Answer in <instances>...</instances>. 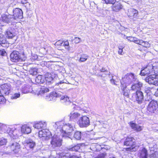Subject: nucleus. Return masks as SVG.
Instances as JSON below:
<instances>
[{
	"label": "nucleus",
	"mask_w": 158,
	"mask_h": 158,
	"mask_svg": "<svg viewBox=\"0 0 158 158\" xmlns=\"http://www.w3.org/2000/svg\"><path fill=\"white\" fill-rule=\"evenodd\" d=\"M124 145L131 147L125 148L127 152H133L135 151L138 148L137 146H135V140L132 137H128L124 142Z\"/></svg>",
	"instance_id": "obj_1"
},
{
	"label": "nucleus",
	"mask_w": 158,
	"mask_h": 158,
	"mask_svg": "<svg viewBox=\"0 0 158 158\" xmlns=\"http://www.w3.org/2000/svg\"><path fill=\"white\" fill-rule=\"evenodd\" d=\"M74 131L73 126L71 124L68 123L64 125L60 131L63 138H70L69 136L71 135V133Z\"/></svg>",
	"instance_id": "obj_2"
},
{
	"label": "nucleus",
	"mask_w": 158,
	"mask_h": 158,
	"mask_svg": "<svg viewBox=\"0 0 158 158\" xmlns=\"http://www.w3.org/2000/svg\"><path fill=\"white\" fill-rule=\"evenodd\" d=\"M23 54L17 51H13L11 54L10 57L11 60L13 62H21L24 60L22 57Z\"/></svg>",
	"instance_id": "obj_3"
},
{
	"label": "nucleus",
	"mask_w": 158,
	"mask_h": 158,
	"mask_svg": "<svg viewBox=\"0 0 158 158\" xmlns=\"http://www.w3.org/2000/svg\"><path fill=\"white\" fill-rule=\"evenodd\" d=\"M11 86L10 84L6 83L0 86V93L1 95H7L10 93Z\"/></svg>",
	"instance_id": "obj_4"
},
{
	"label": "nucleus",
	"mask_w": 158,
	"mask_h": 158,
	"mask_svg": "<svg viewBox=\"0 0 158 158\" xmlns=\"http://www.w3.org/2000/svg\"><path fill=\"white\" fill-rule=\"evenodd\" d=\"M9 146L11 150L15 153L19 152L20 146L19 144L17 143L16 139L14 138L11 139L9 143Z\"/></svg>",
	"instance_id": "obj_5"
},
{
	"label": "nucleus",
	"mask_w": 158,
	"mask_h": 158,
	"mask_svg": "<svg viewBox=\"0 0 158 158\" xmlns=\"http://www.w3.org/2000/svg\"><path fill=\"white\" fill-rule=\"evenodd\" d=\"M136 78L134 76V74L132 73H128L126 75L121 81L127 85L133 82Z\"/></svg>",
	"instance_id": "obj_6"
},
{
	"label": "nucleus",
	"mask_w": 158,
	"mask_h": 158,
	"mask_svg": "<svg viewBox=\"0 0 158 158\" xmlns=\"http://www.w3.org/2000/svg\"><path fill=\"white\" fill-rule=\"evenodd\" d=\"M154 73L153 66L152 65H148L142 69L140 74L141 76H148L152 75Z\"/></svg>",
	"instance_id": "obj_7"
},
{
	"label": "nucleus",
	"mask_w": 158,
	"mask_h": 158,
	"mask_svg": "<svg viewBox=\"0 0 158 158\" xmlns=\"http://www.w3.org/2000/svg\"><path fill=\"white\" fill-rule=\"evenodd\" d=\"M39 136L43 140H47L51 137V134L48 130L44 129L39 131Z\"/></svg>",
	"instance_id": "obj_8"
},
{
	"label": "nucleus",
	"mask_w": 158,
	"mask_h": 158,
	"mask_svg": "<svg viewBox=\"0 0 158 158\" xmlns=\"http://www.w3.org/2000/svg\"><path fill=\"white\" fill-rule=\"evenodd\" d=\"M77 123L81 127H86L90 124L89 119L87 116H83L80 117Z\"/></svg>",
	"instance_id": "obj_9"
},
{
	"label": "nucleus",
	"mask_w": 158,
	"mask_h": 158,
	"mask_svg": "<svg viewBox=\"0 0 158 158\" xmlns=\"http://www.w3.org/2000/svg\"><path fill=\"white\" fill-rule=\"evenodd\" d=\"M56 75L53 73H47L45 74V80L47 85H50L52 84L55 81Z\"/></svg>",
	"instance_id": "obj_10"
},
{
	"label": "nucleus",
	"mask_w": 158,
	"mask_h": 158,
	"mask_svg": "<svg viewBox=\"0 0 158 158\" xmlns=\"http://www.w3.org/2000/svg\"><path fill=\"white\" fill-rule=\"evenodd\" d=\"M62 141V140L58 136L55 135L52 137L51 143L53 147H58L61 145Z\"/></svg>",
	"instance_id": "obj_11"
},
{
	"label": "nucleus",
	"mask_w": 158,
	"mask_h": 158,
	"mask_svg": "<svg viewBox=\"0 0 158 158\" xmlns=\"http://www.w3.org/2000/svg\"><path fill=\"white\" fill-rule=\"evenodd\" d=\"M158 107L157 102L155 100H152L148 104V110L151 113H154L156 111Z\"/></svg>",
	"instance_id": "obj_12"
},
{
	"label": "nucleus",
	"mask_w": 158,
	"mask_h": 158,
	"mask_svg": "<svg viewBox=\"0 0 158 158\" xmlns=\"http://www.w3.org/2000/svg\"><path fill=\"white\" fill-rule=\"evenodd\" d=\"M62 93L58 91L57 92H52L49 96H46V99L48 101H54L57 98L61 97Z\"/></svg>",
	"instance_id": "obj_13"
},
{
	"label": "nucleus",
	"mask_w": 158,
	"mask_h": 158,
	"mask_svg": "<svg viewBox=\"0 0 158 158\" xmlns=\"http://www.w3.org/2000/svg\"><path fill=\"white\" fill-rule=\"evenodd\" d=\"M156 78V75L153 74L148 76L145 79L146 82H148L150 84H152L155 85H158V82Z\"/></svg>",
	"instance_id": "obj_14"
},
{
	"label": "nucleus",
	"mask_w": 158,
	"mask_h": 158,
	"mask_svg": "<svg viewBox=\"0 0 158 158\" xmlns=\"http://www.w3.org/2000/svg\"><path fill=\"white\" fill-rule=\"evenodd\" d=\"M133 84L132 85L131 88L132 90H140L141 88L143 86V84L139 81L136 78L135 79L133 82Z\"/></svg>",
	"instance_id": "obj_15"
},
{
	"label": "nucleus",
	"mask_w": 158,
	"mask_h": 158,
	"mask_svg": "<svg viewBox=\"0 0 158 158\" xmlns=\"http://www.w3.org/2000/svg\"><path fill=\"white\" fill-rule=\"evenodd\" d=\"M13 18L14 20L18 19H21L23 18V12L21 9L16 8L13 10Z\"/></svg>",
	"instance_id": "obj_16"
},
{
	"label": "nucleus",
	"mask_w": 158,
	"mask_h": 158,
	"mask_svg": "<svg viewBox=\"0 0 158 158\" xmlns=\"http://www.w3.org/2000/svg\"><path fill=\"white\" fill-rule=\"evenodd\" d=\"M133 95L135 98L136 101L139 104H141L143 100L144 96L143 92L140 90H137L134 93Z\"/></svg>",
	"instance_id": "obj_17"
},
{
	"label": "nucleus",
	"mask_w": 158,
	"mask_h": 158,
	"mask_svg": "<svg viewBox=\"0 0 158 158\" xmlns=\"http://www.w3.org/2000/svg\"><path fill=\"white\" fill-rule=\"evenodd\" d=\"M2 19L3 21L8 23H11L14 21V19L12 15H3L2 16Z\"/></svg>",
	"instance_id": "obj_18"
},
{
	"label": "nucleus",
	"mask_w": 158,
	"mask_h": 158,
	"mask_svg": "<svg viewBox=\"0 0 158 158\" xmlns=\"http://www.w3.org/2000/svg\"><path fill=\"white\" fill-rule=\"evenodd\" d=\"M6 131L10 137H11V139L14 138L15 139H16V138L18 136L17 133L18 131L17 130L15 129L13 130L10 128H8Z\"/></svg>",
	"instance_id": "obj_19"
},
{
	"label": "nucleus",
	"mask_w": 158,
	"mask_h": 158,
	"mask_svg": "<svg viewBox=\"0 0 158 158\" xmlns=\"http://www.w3.org/2000/svg\"><path fill=\"white\" fill-rule=\"evenodd\" d=\"M123 7L122 5L120 2H117L116 3L113 4L111 6L112 10L115 12H118Z\"/></svg>",
	"instance_id": "obj_20"
},
{
	"label": "nucleus",
	"mask_w": 158,
	"mask_h": 158,
	"mask_svg": "<svg viewBox=\"0 0 158 158\" xmlns=\"http://www.w3.org/2000/svg\"><path fill=\"white\" fill-rule=\"evenodd\" d=\"M25 143L27 144V147L29 148L31 150H32L35 146V142L31 139H26Z\"/></svg>",
	"instance_id": "obj_21"
},
{
	"label": "nucleus",
	"mask_w": 158,
	"mask_h": 158,
	"mask_svg": "<svg viewBox=\"0 0 158 158\" xmlns=\"http://www.w3.org/2000/svg\"><path fill=\"white\" fill-rule=\"evenodd\" d=\"M31 127L27 125H23L21 127V131L22 133L28 134L31 132Z\"/></svg>",
	"instance_id": "obj_22"
},
{
	"label": "nucleus",
	"mask_w": 158,
	"mask_h": 158,
	"mask_svg": "<svg viewBox=\"0 0 158 158\" xmlns=\"http://www.w3.org/2000/svg\"><path fill=\"white\" fill-rule=\"evenodd\" d=\"M139 155L140 158H147L148 154L147 150L145 148H143L139 152Z\"/></svg>",
	"instance_id": "obj_23"
},
{
	"label": "nucleus",
	"mask_w": 158,
	"mask_h": 158,
	"mask_svg": "<svg viewBox=\"0 0 158 158\" xmlns=\"http://www.w3.org/2000/svg\"><path fill=\"white\" fill-rule=\"evenodd\" d=\"M32 88L29 85H24L23 86L22 91L23 93L25 94L31 92Z\"/></svg>",
	"instance_id": "obj_24"
},
{
	"label": "nucleus",
	"mask_w": 158,
	"mask_h": 158,
	"mask_svg": "<svg viewBox=\"0 0 158 158\" xmlns=\"http://www.w3.org/2000/svg\"><path fill=\"white\" fill-rule=\"evenodd\" d=\"M46 126V124L44 122H40L34 125V127L37 129L44 128Z\"/></svg>",
	"instance_id": "obj_25"
},
{
	"label": "nucleus",
	"mask_w": 158,
	"mask_h": 158,
	"mask_svg": "<svg viewBox=\"0 0 158 158\" xmlns=\"http://www.w3.org/2000/svg\"><path fill=\"white\" fill-rule=\"evenodd\" d=\"M35 82L38 84H43L45 82L44 77L41 75H39L35 78Z\"/></svg>",
	"instance_id": "obj_26"
},
{
	"label": "nucleus",
	"mask_w": 158,
	"mask_h": 158,
	"mask_svg": "<svg viewBox=\"0 0 158 158\" xmlns=\"http://www.w3.org/2000/svg\"><path fill=\"white\" fill-rule=\"evenodd\" d=\"M138 15L137 10L132 8H131L128 10V16L130 17H136Z\"/></svg>",
	"instance_id": "obj_27"
},
{
	"label": "nucleus",
	"mask_w": 158,
	"mask_h": 158,
	"mask_svg": "<svg viewBox=\"0 0 158 158\" xmlns=\"http://www.w3.org/2000/svg\"><path fill=\"white\" fill-rule=\"evenodd\" d=\"M130 125L132 129L137 131H140L142 130L141 126L134 123H131Z\"/></svg>",
	"instance_id": "obj_28"
},
{
	"label": "nucleus",
	"mask_w": 158,
	"mask_h": 158,
	"mask_svg": "<svg viewBox=\"0 0 158 158\" xmlns=\"http://www.w3.org/2000/svg\"><path fill=\"white\" fill-rule=\"evenodd\" d=\"M80 114L78 113L75 112L73 113L71 112L69 115L70 119L71 120H72L75 119L79 117H80Z\"/></svg>",
	"instance_id": "obj_29"
},
{
	"label": "nucleus",
	"mask_w": 158,
	"mask_h": 158,
	"mask_svg": "<svg viewBox=\"0 0 158 158\" xmlns=\"http://www.w3.org/2000/svg\"><path fill=\"white\" fill-rule=\"evenodd\" d=\"M49 89L48 88L43 86L40 88L38 89V91L39 94L42 95V94L47 93L49 91Z\"/></svg>",
	"instance_id": "obj_30"
},
{
	"label": "nucleus",
	"mask_w": 158,
	"mask_h": 158,
	"mask_svg": "<svg viewBox=\"0 0 158 158\" xmlns=\"http://www.w3.org/2000/svg\"><path fill=\"white\" fill-rule=\"evenodd\" d=\"M6 38L2 34L0 33V45L4 47V45L6 43Z\"/></svg>",
	"instance_id": "obj_31"
},
{
	"label": "nucleus",
	"mask_w": 158,
	"mask_h": 158,
	"mask_svg": "<svg viewBox=\"0 0 158 158\" xmlns=\"http://www.w3.org/2000/svg\"><path fill=\"white\" fill-rule=\"evenodd\" d=\"M80 144H78L76 145H75V146L73 147L72 148H69V150L70 151H72L77 152V151H78L79 150H80Z\"/></svg>",
	"instance_id": "obj_32"
},
{
	"label": "nucleus",
	"mask_w": 158,
	"mask_h": 158,
	"mask_svg": "<svg viewBox=\"0 0 158 158\" xmlns=\"http://www.w3.org/2000/svg\"><path fill=\"white\" fill-rule=\"evenodd\" d=\"M74 137L77 140L80 139L81 138V132L79 131H76L74 135Z\"/></svg>",
	"instance_id": "obj_33"
},
{
	"label": "nucleus",
	"mask_w": 158,
	"mask_h": 158,
	"mask_svg": "<svg viewBox=\"0 0 158 158\" xmlns=\"http://www.w3.org/2000/svg\"><path fill=\"white\" fill-rule=\"evenodd\" d=\"M6 36L9 39L12 38L15 35L10 30H8L6 32Z\"/></svg>",
	"instance_id": "obj_34"
},
{
	"label": "nucleus",
	"mask_w": 158,
	"mask_h": 158,
	"mask_svg": "<svg viewBox=\"0 0 158 158\" xmlns=\"http://www.w3.org/2000/svg\"><path fill=\"white\" fill-rule=\"evenodd\" d=\"M88 56L86 55H81L79 60L80 62H83L85 61L87 59Z\"/></svg>",
	"instance_id": "obj_35"
},
{
	"label": "nucleus",
	"mask_w": 158,
	"mask_h": 158,
	"mask_svg": "<svg viewBox=\"0 0 158 158\" xmlns=\"http://www.w3.org/2000/svg\"><path fill=\"white\" fill-rule=\"evenodd\" d=\"M152 99L151 97L149 95H147L146 97L145 98L144 103L145 104H148L152 100Z\"/></svg>",
	"instance_id": "obj_36"
},
{
	"label": "nucleus",
	"mask_w": 158,
	"mask_h": 158,
	"mask_svg": "<svg viewBox=\"0 0 158 158\" xmlns=\"http://www.w3.org/2000/svg\"><path fill=\"white\" fill-rule=\"evenodd\" d=\"M29 73L33 76L36 75L37 73V69L36 68L31 69L29 71Z\"/></svg>",
	"instance_id": "obj_37"
},
{
	"label": "nucleus",
	"mask_w": 158,
	"mask_h": 158,
	"mask_svg": "<svg viewBox=\"0 0 158 158\" xmlns=\"http://www.w3.org/2000/svg\"><path fill=\"white\" fill-rule=\"evenodd\" d=\"M20 96V94L19 92L17 93H15L13 94L11 97V98L12 99H16L18 98H19Z\"/></svg>",
	"instance_id": "obj_38"
},
{
	"label": "nucleus",
	"mask_w": 158,
	"mask_h": 158,
	"mask_svg": "<svg viewBox=\"0 0 158 158\" xmlns=\"http://www.w3.org/2000/svg\"><path fill=\"white\" fill-rule=\"evenodd\" d=\"M103 3H105L106 4H113L115 3L116 0H102Z\"/></svg>",
	"instance_id": "obj_39"
},
{
	"label": "nucleus",
	"mask_w": 158,
	"mask_h": 158,
	"mask_svg": "<svg viewBox=\"0 0 158 158\" xmlns=\"http://www.w3.org/2000/svg\"><path fill=\"white\" fill-rule=\"evenodd\" d=\"M149 158H158V152H155L151 153L149 155Z\"/></svg>",
	"instance_id": "obj_40"
},
{
	"label": "nucleus",
	"mask_w": 158,
	"mask_h": 158,
	"mask_svg": "<svg viewBox=\"0 0 158 158\" xmlns=\"http://www.w3.org/2000/svg\"><path fill=\"white\" fill-rule=\"evenodd\" d=\"M130 92V90H125L123 91L122 93L124 96L126 97L127 98H129V93Z\"/></svg>",
	"instance_id": "obj_41"
},
{
	"label": "nucleus",
	"mask_w": 158,
	"mask_h": 158,
	"mask_svg": "<svg viewBox=\"0 0 158 158\" xmlns=\"http://www.w3.org/2000/svg\"><path fill=\"white\" fill-rule=\"evenodd\" d=\"M121 82V86L120 87H121V89L123 91L126 90L125 89L126 88L127 86V85L125 83H124L122 81H120Z\"/></svg>",
	"instance_id": "obj_42"
},
{
	"label": "nucleus",
	"mask_w": 158,
	"mask_h": 158,
	"mask_svg": "<svg viewBox=\"0 0 158 158\" xmlns=\"http://www.w3.org/2000/svg\"><path fill=\"white\" fill-rule=\"evenodd\" d=\"M63 46L66 49H69V43L68 41H66L65 42L63 41Z\"/></svg>",
	"instance_id": "obj_43"
},
{
	"label": "nucleus",
	"mask_w": 158,
	"mask_h": 158,
	"mask_svg": "<svg viewBox=\"0 0 158 158\" xmlns=\"http://www.w3.org/2000/svg\"><path fill=\"white\" fill-rule=\"evenodd\" d=\"M98 75L99 76L101 77L102 78H105L107 76H109V77L110 76V73L107 74V73H103L102 74L101 73H98Z\"/></svg>",
	"instance_id": "obj_44"
},
{
	"label": "nucleus",
	"mask_w": 158,
	"mask_h": 158,
	"mask_svg": "<svg viewBox=\"0 0 158 158\" xmlns=\"http://www.w3.org/2000/svg\"><path fill=\"white\" fill-rule=\"evenodd\" d=\"M60 100H62L64 102H69L70 101L69 98L67 96H62L60 98Z\"/></svg>",
	"instance_id": "obj_45"
},
{
	"label": "nucleus",
	"mask_w": 158,
	"mask_h": 158,
	"mask_svg": "<svg viewBox=\"0 0 158 158\" xmlns=\"http://www.w3.org/2000/svg\"><path fill=\"white\" fill-rule=\"evenodd\" d=\"M3 96V95H0V104L4 103L6 101V99Z\"/></svg>",
	"instance_id": "obj_46"
},
{
	"label": "nucleus",
	"mask_w": 158,
	"mask_h": 158,
	"mask_svg": "<svg viewBox=\"0 0 158 158\" xmlns=\"http://www.w3.org/2000/svg\"><path fill=\"white\" fill-rule=\"evenodd\" d=\"M1 134L0 133V134ZM7 142L6 139H0V147L5 145Z\"/></svg>",
	"instance_id": "obj_47"
},
{
	"label": "nucleus",
	"mask_w": 158,
	"mask_h": 158,
	"mask_svg": "<svg viewBox=\"0 0 158 158\" xmlns=\"http://www.w3.org/2000/svg\"><path fill=\"white\" fill-rule=\"evenodd\" d=\"M155 146H156V145H154L153 147H152V145H149V148L150 151L151 152V153L155 152H156V149H154Z\"/></svg>",
	"instance_id": "obj_48"
},
{
	"label": "nucleus",
	"mask_w": 158,
	"mask_h": 158,
	"mask_svg": "<svg viewBox=\"0 0 158 158\" xmlns=\"http://www.w3.org/2000/svg\"><path fill=\"white\" fill-rule=\"evenodd\" d=\"M73 40L74 41V43L75 44H77L81 42V40L80 38L76 37L74 38Z\"/></svg>",
	"instance_id": "obj_49"
},
{
	"label": "nucleus",
	"mask_w": 158,
	"mask_h": 158,
	"mask_svg": "<svg viewBox=\"0 0 158 158\" xmlns=\"http://www.w3.org/2000/svg\"><path fill=\"white\" fill-rule=\"evenodd\" d=\"M154 72L155 75L158 76V66H153Z\"/></svg>",
	"instance_id": "obj_50"
},
{
	"label": "nucleus",
	"mask_w": 158,
	"mask_h": 158,
	"mask_svg": "<svg viewBox=\"0 0 158 158\" xmlns=\"http://www.w3.org/2000/svg\"><path fill=\"white\" fill-rule=\"evenodd\" d=\"M106 155V153H103L99 154L95 158H105Z\"/></svg>",
	"instance_id": "obj_51"
},
{
	"label": "nucleus",
	"mask_w": 158,
	"mask_h": 158,
	"mask_svg": "<svg viewBox=\"0 0 158 158\" xmlns=\"http://www.w3.org/2000/svg\"><path fill=\"white\" fill-rule=\"evenodd\" d=\"M127 39L131 42H134L135 40V39H136V38L133 37H127Z\"/></svg>",
	"instance_id": "obj_52"
},
{
	"label": "nucleus",
	"mask_w": 158,
	"mask_h": 158,
	"mask_svg": "<svg viewBox=\"0 0 158 158\" xmlns=\"http://www.w3.org/2000/svg\"><path fill=\"white\" fill-rule=\"evenodd\" d=\"M63 41L61 40H58L56 42L55 44V45H60L61 46H63Z\"/></svg>",
	"instance_id": "obj_53"
},
{
	"label": "nucleus",
	"mask_w": 158,
	"mask_h": 158,
	"mask_svg": "<svg viewBox=\"0 0 158 158\" xmlns=\"http://www.w3.org/2000/svg\"><path fill=\"white\" fill-rule=\"evenodd\" d=\"M152 88L150 87H148L145 88L144 91L147 94V95H148V93H149L151 92V91Z\"/></svg>",
	"instance_id": "obj_54"
},
{
	"label": "nucleus",
	"mask_w": 158,
	"mask_h": 158,
	"mask_svg": "<svg viewBox=\"0 0 158 158\" xmlns=\"http://www.w3.org/2000/svg\"><path fill=\"white\" fill-rule=\"evenodd\" d=\"M141 42H142V40H139L138 39L136 38V39H135V40L134 43H135L136 44L140 45V44L141 43Z\"/></svg>",
	"instance_id": "obj_55"
},
{
	"label": "nucleus",
	"mask_w": 158,
	"mask_h": 158,
	"mask_svg": "<svg viewBox=\"0 0 158 158\" xmlns=\"http://www.w3.org/2000/svg\"><path fill=\"white\" fill-rule=\"evenodd\" d=\"M6 54V52L4 50H0V55L2 56H5Z\"/></svg>",
	"instance_id": "obj_56"
},
{
	"label": "nucleus",
	"mask_w": 158,
	"mask_h": 158,
	"mask_svg": "<svg viewBox=\"0 0 158 158\" xmlns=\"http://www.w3.org/2000/svg\"><path fill=\"white\" fill-rule=\"evenodd\" d=\"M100 71L101 73H107V74L110 73V72L106 70L105 68H102L101 69H100Z\"/></svg>",
	"instance_id": "obj_57"
},
{
	"label": "nucleus",
	"mask_w": 158,
	"mask_h": 158,
	"mask_svg": "<svg viewBox=\"0 0 158 158\" xmlns=\"http://www.w3.org/2000/svg\"><path fill=\"white\" fill-rule=\"evenodd\" d=\"M110 78L111 77H112V78L111 79H110V82L113 84H114V85H116V84L115 83V80H114V79L113 77V76H112V75H111V77H110V76L109 77Z\"/></svg>",
	"instance_id": "obj_58"
},
{
	"label": "nucleus",
	"mask_w": 158,
	"mask_h": 158,
	"mask_svg": "<svg viewBox=\"0 0 158 158\" xmlns=\"http://www.w3.org/2000/svg\"><path fill=\"white\" fill-rule=\"evenodd\" d=\"M38 58V56L36 55H35L34 56H32L31 58V59L32 60H36Z\"/></svg>",
	"instance_id": "obj_59"
},
{
	"label": "nucleus",
	"mask_w": 158,
	"mask_h": 158,
	"mask_svg": "<svg viewBox=\"0 0 158 158\" xmlns=\"http://www.w3.org/2000/svg\"><path fill=\"white\" fill-rule=\"evenodd\" d=\"M118 48V53L119 54H122V53L123 52V48H122V47H119Z\"/></svg>",
	"instance_id": "obj_60"
},
{
	"label": "nucleus",
	"mask_w": 158,
	"mask_h": 158,
	"mask_svg": "<svg viewBox=\"0 0 158 158\" xmlns=\"http://www.w3.org/2000/svg\"><path fill=\"white\" fill-rule=\"evenodd\" d=\"M150 44L147 41L145 42V45L144 47L146 48H149L150 46Z\"/></svg>",
	"instance_id": "obj_61"
},
{
	"label": "nucleus",
	"mask_w": 158,
	"mask_h": 158,
	"mask_svg": "<svg viewBox=\"0 0 158 158\" xmlns=\"http://www.w3.org/2000/svg\"><path fill=\"white\" fill-rule=\"evenodd\" d=\"M69 158H81V157L75 155H73L70 156Z\"/></svg>",
	"instance_id": "obj_62"
},
{
	"label": "nucleus",
	"mask_w": 158,
	"mask_h": 158,
	"mask_svg": "<svg viewBox=\"0 0 158 158\" xmlns=\"http://www.w3.org/2000/svg\"><path fill=\"white\" fill-rule=\"evenodd\" d=\"M21 3L24 4L27 3V1L26 0H22L21 1Z\"/></svg>",
	"instance_id": "obj_63"
},
{
	"label": "nucleus",
	"mask_w": 158,
	"mask_h": 158,
	"mask_svg": "<svg viewBox=\"0 0 158 158\" xmlns=\"http://www.w3.org/2000/svg\"><path fill=\"white\" fill-rule=\"evenodd\" d=\"M145 42L143 41V40H142V42H141V43L140 44V45H141L144 47H145Z\"/></svg>",
	"instance_id": "obj_64"
}]
</instances>
